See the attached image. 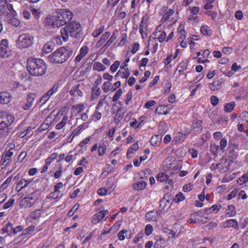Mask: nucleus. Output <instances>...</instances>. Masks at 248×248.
<instances>
[{
	"label": "nucleus",
	"instance_id": "nucleus-8",
	"mask_svg": "<svg viewBox=\"0 0 248 248\" xmlns=\"http://www.w3.org/2000/svg\"><path fill=\"white\" fill-rule=\"evenodd\" d=\"M0 13L1 14H11L12 16L16 15V12L12 5L8 2H0Z\"/></svg>",
	"mask_w": 248,
	"mask_h": 248
},
{
	"label": "nucleus",
	"instance_id": "nucleus-57",
	"mask_svg": "<svg viewBox=\"0 0 248 248\" xmlns=\"http://www.w3.org/2000/svg\"><path fill=\"white\" fill-rule=\"evenodd\" d=\"M159 140V136L156 135L153 136L150 140V143L153 146H155L157 144V140Z\"/></svg>",
	"mask_w": 248,
	"mask_h": 248
},
{
	"label": "nucleus",
	"instance_id": "nucleus-62",
	"mask_svg": "<svg viewBox=\"0 0 248 248\" xmlns=\"http://www.w3.org/2000/svg\"><path fill=\"white\" fill-rule=\"evenodd\" d=\"M62 172V167L60 166L58 168V170L55 172L54 174V177L55 178H59Z\"/></svg>",
	"mask_w": 248,
	"mask_h": 248
},
{
	"label": "nucleus",
	"instance_id": "nucleus-43",
	"mask_svg": "<svg viewBox=\"0 0 248 248\" xmlns=\"http://www.w3.org/2000/svg\"><path fill=\"white\" fill-rule=\"evenodd\" d=\"M101 116H102L101 113L98 111V110H96L95 109V111L94 112V113L92 115V117H91V120L90 121V122H91L92 121H98L101 119Z\"/></svg>",
	"mask_w": 248,
	"mask_h": 248
},
{
	"label": "nucleus",
	"instance_id": "nucleus-41",
	"mask_svg": "<svg viewBox=\"0 0 248 248\" xmlns=\"http://www.w3.org/2000/svg\"><path fill=\"white\" fill-rule=\"evenodd\" d=\"M15 16H13L9 20V23L11 25L14 27H18L20 24V21L17 18L15 17Z\"/></svg>",
	"mask_w": 248,
	"mask_h": 248
},
{
	"label": "nucleus",
	"instance_id": "nucleus-1",
	"mask_svg": "<svg viewBox=\"0 0 248 248\" xmlns=\"http://www.w3.org/2000/svg\"><path fill=\"white\" fill-rule=\"evenodd\" d=\"M73 17L72 13L66 9H58L56 12V15L47 16L44 24L49 29L59 28L66 25L71 21Z\"/></svg>",
	"mask_w": 248,
	"mask_h": 248
},
{
	"label": "nucleus",
	"instance_id": "nucleus-44",
	"mask_svg": "<svg viewBox=\"0 0 248 248\" xmlns=\"http://www.w3.org/2000/svg\"><path fill=\"white\" fill-rule=\"evenodd\" d=\"M208 28L209 27L207 26H202L200 30L201 33L204 35L210 36L211 34V31Z\"/></svg>",
	"mask_w": 248,
	"mask_h": 248
},
{
	"label": "nucleus",
	"instance_id": "nucleus-4",
	"mask_svg": "<svg viewBox=\"0 0 248 248\" xmlns=\"http://www.w3.org/2000/svg\"><path fill=\"white\" fill-rule=\"evenodd\" d=\"M61 36L64 42L69 40V36L73 38L79 37L81 35V29L79 23L73 21L64 28L61 29Z\"/></svg>",
	"mask_w": 248,
	"mask_h": 248
},
{
	"label": "nucleus",
	"instance_id": "nucleus-38",
	"mask_svg": "<svg viewBox=\"0 0 248 248\" xmlns=\"http://www.w3.org/2000/svg\"><path fill=\"white\" fill-rule=\"evenodd\" d=\"M92 97L93 98L97 97L101 93V90L97 86H93L92 89Z\"/></svg>",
	"mask_w": 248,
	"mask_h": 248
},
{
	"label": "nucleus",
	"instance_id": "nucleus-3",
	"mask_svg": "<svg viewBox=\"0 0 248 248\" xmlns=\"http://www.w3.org/2000/svg\"><path fill=\"white\" fill-rule=\"evenodd\" d=\"M27 70L33 76L44 75L46 70V65L41 59L29 58L27 62Z\"/></svg>",
	"mask_w": 248,
	"mask_h": 248
},
{
	"label": "nucleus",
	"instance_id": "nucleus-2",
	"mask_svg": "<svg viewBox=\"0 0 248 248\" xmlns=\"http://www.w3.org/2000/svg\"><path fill=\"white\" fill-rule=\"evenodd\" d=\"M73 49L69 46H62L49 55L47 59L50 62L55 64H62L66 62L72 55Z\"/></svg>",
	"mask_w": 248,
	"mask_h": 248
},
{
	"label": "nucleus",
	"instance_id": "nucleus-28",
	"mask_svg": "<svg viewBox=\"0 0 248 248\" xmlns=\"http://www.w3.org/2000/svg\"><path fill=\"white\" fill-rule=\"evenodd\" d=\"M157 217V212L154 210L150 211L146 214V217L148 221H154Z\"/></svg>",
	"mask_w": 248,
	"mask_h": 248
},
{
	"label": "nucleus",
	"instance_id": "nucleus-13",
	"mask_svg": "<svg viewBox=\"0 0 248 248\" xmlns=\"http://www.w3.org/2000/svg\"><path fill=\"white\" fill-rule=\"evenodd\" d=\"M222 226L224 228L232 227L236 230L239 229L238 222L236 220L231 219L222 223Z\"/></svg>",
	"mask_w": 248,
	"mask_h": 248
},
{
	"label": "nucleus",
	"instance_id": "nucleus-48",
	"mask_svg": "<svg viewBox=\"0 0 248 248\" xmlns=\"http://www.w3.org/2000/svg\"><path fill=\"white\" fill-rule=\"evenodd\" d=\"M41 210L39 209L33 211L30 215L31 217L35 219H39L41 217Z\"/></svg>",
	"mask_w": 248,
	"mask_h": 248
},
{
	"label": "nucleus",
	"instance_id": "nucleus-18",
	"mask_svg": "<svg viewBox=\"0 0 248 248\" xmlns=\"http://www.w3.org/2000/svg\"><path fill=\"white\" fill-rule=\"evenodd\" d=\"M148 29V24L146 21L144 20V17L142 18L140 25V32L142 38H144V35L147 36L146 31Z\"/></svg>",
	"mask_w": 248,
	"mask_h": 248
},
{
	"label": "nucleus",
	"instance_id": "nucleus-10",
	"mask_svg": "<svg viewBox=\"0 0 248 248\" xmlns=\"http://www.w3.org/2000/svg\"><path fill=\"white\" fill-rule=\"evenodd\" d=\"M108 214V210H102L95 214L92 217V222L97 224L102 220L107 214Z\"/></svg>",
	"mask_w": 248,
	"mask_h": 248
},
{
	"label": "nucleus",
	"instance_id": "nucleus-26",
	"mask_svg": "<svg viewBox=\"0 0 248 248\" xmlns=\"http://www.w3.org/2000/svg\"><path fill=\"white\" fill-rule=\"evenodd\" d=\"M146 185V183L145 181H141L140 182L134 183L133 185V188L134 189L139 191L145 188Z\"/></svg>",
	"mask_w": 248,
	"mask_h": 248
},
{
	"label": "nucleus",
	"instance_id": "nucleus-52",
	"mask_svg": "<svg viewBox=\"0 0 248 248\" xmlns=\"http://www.w3.org/2000/svg\"><path fill=\"white\" fill-rule=\"evenodd\" d=\"M122 94V90L121 89H119L114 94V96L112 97V101L115 102L116 101L119 97L121 96Z\"/></svg>",
	"mask_w": 248,
	"mask_h": 248
},
{
	"label": "nucleus",
	"instance_id": "nucleus-53",
	"mask_svg": "<svg viewBox=\"0 0 248 248\" xmlns=\"http://www.w3.org/2000/svg\"><path fill=\"white\" fill-rule=\"evenodd\" d=\"M11 180H12L11 177H8L6 179V180L1 185V186L0 187V189H2V190L6 189L8 187V186H9L10 183H11Z\"/></svg>",
	"mask_w": 248,
	"mask_h": 248
},
{
	"label": "nucleus",
	"instance_id": "nucleus-55",
	"mask_svg": "<svg viewBox=\"0 0 248 248\" xmlns=\"http://www.w3.org/2000/svg\"><path fill=\"white\" fill-rule=\"evenodd\" d=\"M111 86V83L109 81L105 82L102 86V90L105 93H107L109 91L110 87Z\"/></svg>",
	"mask_w": 248,
	"mask_h": 248
},
{
	"label": "nucleus",
	"instance_id": "nucleus-6",
	"mask_svg": "<svg viewBox=\"0 0 248 248\" xmlns=\"http://www.w3.org/2000/svg\"><path fill=\"white\" fill-rule=\"evenodd\" d=\"M164 170L167 172L169 170H179L181 168L177 161L171 156L167 157L162 163Z\"/></svg>",
	"mask_w": 248,
	"mask_h": 248
},
{
	"label": "nucleus",
	"instance_id": "nucleus-36",
	"mask_svg": "<svg viewBox=\"0 0 248 248\" xmlns=\"http://www.w3.org/2000/svg\"><path fill=\"white\" fill-rule=\"evenodd\" d=\"M14 226L12 223L8 222L3 228L2 230L4 232H7L11 234L13 232Z\"/></svg>",
	"mask_w": 248,
	"mask_h": 248
},
{
	"label": "nucleus",
	"instance_id": "nucleus-34",
	"mask_svg": "<svg viewBox=\"0 0 248 248\" xmlns=\"http://www.w3.org/2000/svg\"><path fill=\"white\" fill-rule=\"evenodd\" d=\"M54 47V45L52 43H47L45 44L43 48L44 52L46 53H48L50 52Z\"/></svg>",
	"mask_w": 248,
	"mask_h": 248
},
{
	"label": "nucleus",
	"instance_id": "nucleus-47",
	"mask_svg": "<svg viewBox=\"0 0 248 248\" xmlns=\"http://www.w3.org/2000/svg\"><path fill=\"white\" fill-rule=\"evenodd\" d=\"M107 148L106 145L104 144L100 145L98 148V153L99 156H103L106 153Z\"/></svg>",
	"mask_w": 248,
	"mask_h": 248
},
{
	"label": "nucleus",
	"instance_id": "nucleus-51",
	"mask_svg": "<svg viewBox=\"0 0 248 248\" xmlns=\"http://www.w3.org/2000/svg\"><path fill=\"white\" fill-rule=\"evenodd\" d=\"M185 196L182 192L178 193L175 197L174 201L176 202H179L185 200Z\"/></svg>",
	"mask_w": 248,
	"mask_h": 248
},
{
	"label": "nucleus",
	"instance_id": "nucleus-21",
	"mask_svg": "<svg viewBox=\"0 0 248 248\" xmlns=\"http://www.w3.org/2000/svg\"><path fill=\"white\" fill-rule=\"evenodd\" d=\"M122 108H120L117 110L116 114L114 119V122L116 124H119L124 117V112L122 111Z\"/></svg>",
	"mask_w": 248,
	"mask_h": 248
},
{
	"label": "nucleus",
	"instance_id": "nucleus-60",
	"mask_svg": "<svg viewBox=\"0 0 248 248\" xmlns=\"http://www.w3.org/2000/svg\"><path fill=\"white\" fill-rule=\"evenodd\" d=\"M15 202V199H10L8 200V201L6 202L3 205L4 209H8L12 205H13Z\"/></svg>",
	"mask_w": 248,
	"mask_h": 248
},
{
	"label": "nucleus",
	"instance_id": "nucleus-42",
	"mask_svg": "<svg viewBox=\"0 0 248 248\" xmlns=\"http://www.w3.org/2000/svg\"><path fill=\"white\" fill-rule=\"evenodd\" d=\"M221 87V82L219 81H215L209 84V87L212 91H217Z\"/></svg>",
	"mask_w": 248,
	"mask_h": 248
},
{
	"label": "nucleus",
	"instance_id": "nucleus-49",
	"mask_svg": "<svg viewBox=\"0 0 248 248\" xmlns=\"http://www.w3.org/2000/svg\"><path fill=\"white\" fill-rule=\"evenodd\" d=\"M202 121H196L194 122L192 125V126L194 129H197V131H199V130H201L202 128Z\"/></svg>",
	"mask_w": 248,
	"mask_h": 248
},
{
	"label": "nucleus",
	"instance_id": "nucleus-64",
	"mask_svg": "<svg viewBox=\"0 0 248 248\" xmlns=\"http://www.w3.org/2000/svg\"><path fill=\"white\" fill-rule=\"evenodd\" d=\"M235 17L238 20H241L243 17V14L241 10H237L234 15Z\"/></svg>",
	"mask_w": 248,
	"mask_h": 248
},
{
	"label": "nucleus",
	"instance_id": "nucleus-17",
	"mask_svg": "<svg viewBox=\"0 0 248 248\" xmlns=\"http://www.w3.org/2000/svg\"><path fill=\"white\" fill-rule=\"evenodd\" d=\"M35 97L36 95L34 93H30L29 94L27 98V102L26 105L23 107V108L25 110L29 109L31 107Z\"/></svg>",
	"mask_w": 248,
	"mask_h": 248
},
{
	"label": "nucleus",
	"instance_id": "nucleus-29",
	"mask_svg": "<svg viewBox=\"0 0 248 248\" xmlns=\"http://www.w3.org/2000/svg\"><path fill=\"white\" fill-rule=\"evenodd\" d=\"M28 199L25 197L21 200L20 205V208H28L31 207L33 205V204Z\"/></svg>",
	"mask_w": 248,
	"mask_h": 248
},
{
	"label": "nucleus",
	"instance_id": "nucleus-59",
	"mask_svg": "<svg viewBox=\"0 0 248 248\" xmlns=\"http://www.w3.org/2000/svg\"><path fill=\"white\" fill-rule=\"evenodd\" d=\"M88 112H89V109H87L86 112L83 113L82 114H81L80 118L77 119V122H78L80 119H81L83 121H87L89 120L88 115L87 114V113Z\"/></svg>",
	"mask_w": 248,
	"mask_h": 248
},
{
	"label": "nucleus",
	"instance_id": "nucleus-27",
	"mask_svg": "<svg viewBox=\"0 0 248 248\" xmlns=\"http://www.w3.org/2000/svg\"><path fill=\"white\" fill-rule=\"evenodd\" d=\"M25 198L28 199V200L34 204L38 199L39 196L37 192H33L28 194Z\"/></svg>",
	"mask_w": 248,
	"mask_h": 248
},
{
	"label": "nucleus",
	"instance_id": "nucleus-5",
	"mask_svg": "<svg viewBox=\"0 0 248 248\" xmlns=\"http://www.w3.org/2000/svg\"><path fill=\"white\" fill-rule=\"evenodd\" d=\"M34 37L30 33H22L16 40V46L20 48H28L32 45Z\"/></svg>",
	"mask_w": 248,
	"mask_h": 248
},
{
	"label": "nucleus",
	"instance_id": "nucleus-40",
	"mask_svg": "<svg viewBox=\"0 0 248 248\" xmlns=\"http://www.w3.org/2000/svg\"><path fill=\"white\" fill-rule=\"evenodd\" d=\"M105 27L104 25L99 26L97 29L93 32V36L94 37H97L99 36L104 31Z\"/></svg>",
	"mask_w": 248,
	"mask_h": 248
},
{
	"label": "nucleus",
	"instance_id": "nucleus-25",
	"mask_svg": "<svg viewBox=\"0 0 248 248\" xmlns=\"http://www.w3.org/2000/svg\"><path fill=\"white\" fill-rule=\"evenodd\" d=\"M139 148L138 142L132 145L128 149L126 156L127 158H130V154H133L135 152L137 151Z\"/></svg>",
	"mask_w": 248,
	"mask_h": 248
},
{
	"label": "nucleus",
	"instance_id": "nucleus-31",
	"mask_svg": "<svg viewBox=\"0 0 248 248\" xmlns=\"http://www.w3.org/2000/svg\"><path fill=\"white\" fill-rule=\"evenodd\" d=\"M237 182L239 185H242L243 184L248 185V171L239 178L237 180Z\"/></svg>",
	"mask_w": 248,
	"mask_h": 248
},
{
	"label": "nucleus",
	"instance_id": "nucleus-16",
	"mask_svg": "<svg viewBox=\"0 0 248 248\" xmlns=\"http://www.w3.org/2000/svg\"><path fill=\"white\" fill-rule=\"evenodd\" d=\"M80 86V84L78 83L74 84L70 90L69 93L70 95L75 96H81L82 95V92L79 89Z\"/></svg>",
	"mask_w": 248,
	"mask_h": 248
},
{
	"label": "nucleus",
	"instance_id": "nucleus-35",
	"mask_svg": "<svg viewBox=\"0 0 248 248\" xmlns=\"http://www.w3.org/2000/svg\"><path fill=\"white\" fill-rule=\"evenodd\" d=\"M85 106L82 104L75 105L72 107V110L76 111L77 114H79L84 110Z\"/></svg>",
	"mask_w": 248,
	"mask_h": 248
},
{
	"label": "nucleus",
	"instance_id": "nucleus-19",
	"mask_svg": "<svg viewBox=\"0 0 248 248\" xmlns=\"http://www.w3.org/2000/svg\"><path fill=\"white\" fill-rule=\"evenodd\" d=\"M11 101L10 94L7 92L0 93V103L7 104Z\"/></svg>",
	"mask_w": 248,
	"mask_h": 248
},
{
	"label": "nucleus",
	"instance_id": "nucleus-58",
	"mask_svg": "<svg viewBox=\"0 0 248 248\" xmlns=\"http://www.w3.org/2000/svg\"><path fill=\"white\" fill-rule=\"evenodd\" d=\"M89 51V48L88 47L86 46H83L80 49V54H81L82 56H83L84 57L87 55V54L88 53Z\"/></svg>",
	"mask_w": 248,
	"mask_h": 248
},
{
	"label": "nucleus",
	"instance_id": "nucleus-7",
	"mask_svg": "<svg viewBox=\"0 0 248 248\" xmlns=\"http://www.w3.org/2000/svg\"><path fill=\"white\" fill-rule=\"evenodd\" d=\"M15 118L7 113L0 114V129L10 125L14 121Z\"/></svg>",
	"mask_w": 248,
	"mask_h": 248
},
{
	"label": "nucleus",
	"instance_id": "nucleus-20",
	"mask_svg": "<svg viewBox=\"0 0 248 248\" xmlns=\"http://www.w3.org/2000/svg\"><path fill=\"white\" fill-rule=\"evenodd\" d=\"M117 236H118V239L120 240L123 241L125 238H127V239L130 238L131 237V234L130 232H128L126 230L123 229L118 233Z\"/></svg>",
	"mask_w": 248,
	"mask_h": 248
},
{
	"label": "nucleus",
	"instance_id": "nucleus-24",
	"mask_svg": "<svg viewBox=\"0 0 248 248\" xmlns=\"http://www.w3.org/2000/svg\"><path fill=\"white\" fill-rule=\"evenodd\" d=\"M106 188L109 191V193L111 192L116 187L115 181L113 179H108L106 183Z\"/></svg>",
	"mask_w": 248,
	"mask_h": 248
},
{
	"label": "nucleus",
	"instance_id": "nucleus-11",
	"mask_svg": "<svg viewBox=\"0 0 248 248\" xmlns=\"http://www.w3.org/2000/svg\"><path fill=\"white\" fill-rule=\"evenodd\" d=\"M7 44L8 42L6 40H3L0 44V57L2 58L8 57L10 55Z\"/></svg>",
	"mask_w": 248,
	"mask_h": 248
},
{
	"label": "nucleus",
	"instance_id": "nucleus-33",
	"mask_svg": "<svg viewBox=\"0 0 248 248\" xmlns=\"http://www.w3.org/2000/svg\"><path fill=\"white\" fill-rule=\"evenodd\" d=\"M236 215L235 206L233 205H230L226 210V215L229 217H234Z\"/></svg>",
	"mask_w": 248,
	"mask_h": 248
},
{
	"label": "nucleus",
	"instance_id": "nucleus-45",
	"mask_svg": "<svg viewBox=\"0 0 248 248\" xmlns=\"http://www.w3.org/2000/svg\"><path fill=\"white\" fill-rule=\"evenodd\" d=\"M174 13V11L171 9L168 10L163 16L162 20L164 21H167L170 17Z\"/></svg>",
	"mask_w": 248,
	"mask_h": 248
},
{
	"label": "nucleus",
	"instance_id": "nucleus-56",
	"mask_svg": "<svg viewBox=\"0 0 248 248\" xmlns=\"http://www.w3.org/2000/svg\"><path fill=\"white\" fill-rule=\"evenodd\" d=\"M120 62L118 61H116L113 64H112L110 66V69L112 72H115L118 69V67L120 65Z\"/></svg>",
	"mask_w": 248,
	"mask_h": 248
},
{
	"label": "nucleus",
	"instance_id": "nucleus-14",
	"mask_svg": "<svg viewBox=\"0 0 248 248\" xmlns=\"http://www.w3.org/2000/svg\"><path fill=\"white\" fill-rule=\"evenodd\" d=\"M161 25H159L154 32V35L156 37L160 43L163 42L166 36V33L164 31L159 30Z\"/></svg>",
	"mask_w": 248,
	"mask_h": 248
},
{
	"label": "nucleus",
	"instance_id": "nucleus-61",
	"mask_svg": "<svg viewBox=\"0 0 248 248\" xmlns=\"http://www.w3.org/2000/svg\"><path fill=\"white\" fill-rule=\"evenodd\" d=\"M153 227L152 226V225H150V224H148L146 226L145 228V233L147 235H149L150 234H151L153 232Z\"/></svg>",
	"mask_w": 248,
	"mask_h": 248
},
{
	"label": "nucleus",
	"instance_id": "nucleus-46",
	"mask_svg": "<svg viewBox=\"0 0 248 248\" xmlns=\"http://www.w3.org/2000/svg\"><path fill=\"white\" fill-rule=\"evenodd\" d=\"M210 151L215 155H217L218 150L220 149L219 145H217L215 144H211L210 145Z\"/></svg>",
	"mask_w": 248,
	"mask_h": 248
},
{
	"label": "nucleus",
	"instance_id": "nucleus-23",
	"mask_svg": "<svg viewBox=\"0 0 248 248\" xmlns=\"http://www.w3.org/2000/svg\"><path fill=\"white\" fill-rule=\"evenodd\" d=\"M118 35V31H115L110 38L108 39V40L106 42V43L104 45V47L105 48H107L114 41V40L117 38Z\"/></svg>",
	"mask_w": 248,
	"mask_h": 248
},
{
	"label": "nucleus",
	"instance_id": "nucleus-32",
	"mask_svg": "<svg viewBox=\"0 0 248 248\" xmlns=\"http://www.w3.org/2000/svg\"><path fill=\"white\" fill-rule=\"evenodd\" d=\"M68 121V116L67 115L63 116L62 121L56 125V128L58 130L62 129L67 123Z\"/></svg>",
	"mask_w": 248,
	"mask_h": 248
},
{
	"label": "nucleus",
	"instance_id": "nucleus-37",
	"mask_svg": "<svg viewBox=\"0 0 248 248\" xmlns=\"http://www.w3.org/2000/svg\"><path fill=\"white\" fill-rule=\"evenodd\" d=\"M93 69L97 71H104L106 67L100 62H95L93 65Z\"/></svg>",
	"mask_w": 248,
	"mask_h": 248
},
{
	"label": "nucleus",
	"instance_id": "nucleus-63",
	"mask_svg": "<svg viewBox=\"0 0 248 248\" xmlns=\"http://www.w3.org/2000/svg\"><path fill=\"white\" fill-rule=\"evenodd\" d=\"M238 190L237 189H234L232 190L227 196L228 200H231L235 197L237 194Z\"/></svg>",
	"mask_w": 248,
	"mask_h": 248
},
{
	"label": "nucleus",
	"instance_id": "nucleus-9",
	"mask_svg": "<svg viewBox=\"0 0 248 248\" xmlns=\"http://www.w3.org/2000/svg\"><path fill=\"white\" fill-rule=\"evenodd\" d=\"M166 172L165 171V172L159 173L156 176V179L159 182L168 183L170 186L171 188H173V182L171 179H170L169 176L167 174Z\"/></svg>",
	"mask_w": 248,
	"mask_h": 248
},
{
	"label": "nucleus",
	"instance_id": "nucleus-50",
	"mask_svg": "<svg viewBox=\"0 0 248 248\" xmlns=\"http://www.w3.org/2000/svg\"><path fill=\"white\" fill-rule=\"evenodd\" d=\"M57 153H54L52 154L46 160V162L47 165H50L51 162L57 158Z\"/></svg>",
	"mask_w": 248,
	"mask_h": 248
},
{
	"label": "nucleus",
	"instance_id": "nucleus-22",
	"mask_svg": "<svg viewBox=\"0 0 248 248\" xmlns=\"http://www.w3.org/2000/svg\"><path fill=\"white\" fill-rule=\"evenodd\" d=\"M155 112L159 115H166L169 113L167 106L166 105H160L158 106Z\"/></svg>",
	"mask_w": 248,
	"mask_h": 248
},
{
	"label": "nucleus",
	"instance_id": "nucleus-15",
	"mask_svg": "<svg viewBox=\"0 0 248 248\" xmlns=\"http://www.w3.org/2000/svg\"><path fill=\"white\" fill-rule=\"evenodd\" d=\"M88 122L84 123L75 129L70 135L71 140H72L76 136L79 135L82 130L87 128L88 127Z\"/></svg>",
	"mask_w": 248,
	"mask_h": 248
},
{
	"label": "nucleus",
	"instance_id": "nucleus-12",
	"mask_svg": "<svg viewBox=\"0 0 248 248\" xmlns=\"http://www.w3.org/2000/svg\"><path fill=\"white\" fill-rule=\"evenodd\" d=\"M155 239L154 248H164L166 246L167 240L164 238L156 235L155 237Z\"/></svg>",
	"mask_w": 248,
	"mask_h": 248
},
{
	"label": "nucleus",
	"instance_id": "nucleus-30",
	"mask_svg": "<svg viewBox=\"0 0 248 248\" xmlns=\"http://www.w3.org/2000/svg\"><path fill=\"white\" fill-rule=\"evenodd\" d=\"M125 71L121 72V71H118L116 75L114 76L115 79L116 80L119 76H121L122 78H127L129 76V72L128 68L124 69Z\"/></svg>",
	"mask_w": 248,
	"mask_h": 248
},
{
	"label": "nucleus",
	"instance_id": "nucleus-54",
	"mask_svg": "<svg viewBox=\"0 0 248 248\" xmlns=\"http://www.w3.org/2000/svg\"><path fill=\"white\" fill-rule=\"evenodd\" d=\"M219 143H220V145L219 146L220 148V150L221 151L224 152L225 151V148L227 144V141L226 139H225L224 138L222 139L220 141Z\"/></svg>",
	"mask_w": 248,
	"mask_h": 248
},
{
	"label": "nucleus",
	"instance_id": "nucleus-39",
	"mask_svg": "<svg viewBox=\"0 0 248 248\" xmlns=\"http://www.w3.org/2000/svg\"><path fill=\"white\" fill-rule=\"evenodd\" d=\"M235 106V103L234 102L226 103L224 106V111L226 112H230L234 109Z\"/></svg>",
	"mask_w": 248,
	"mask_h": 248
}]
</instances>
